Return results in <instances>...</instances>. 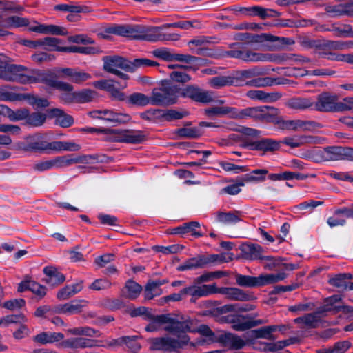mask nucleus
<instances>
[{
  "mask_svg": "<svg viewBox=\"0 0 353 353\" xmlns=\"http://www.w3.org/2000/svg\"><path fill=\"white\" fill-rule=\"evenodd\" d=\"M236 283L241 287L254 288L263 286L262 275L255 277L249 275L236 274L235 275Z\"/></svg>",
  "mask_w": 353,
  "mask_h": 353,
  "instance_id": "35",
  "label": "nucleus"
},
{
  "mask_svg": "<svg viewBox=\"0 0 353 353\" xmlns=\"http://www.w3.org/2000/svg\"><path fill=\"white\" fill-rule=\"evenodd\" d=\"M261 113L259 115V121H264L269 123H274L279 125L280 128L282 119L279 117L280 111L278 108L273 106H260Z\"/></svg>",
  "mask_w": 353,
  "mask_h": 353,
  "instance_id": "23",
  "label": "nucleus"
},
{
  "mask_svg": "<svg viewBox=\"0 0 353 353\" xmlns=\"http://www.w3.org/2000/svg\"><path fill=\"white\" fill-rule=\"evenodd\" d=\"M261 113V107H248L244 109H240L239 119L246 120L252 119L254 120H259V115Z\"/></svg>",
  "mask_w": 353,
  "mask_h": 353,
  "instance_id": "51",
  "label": "nucleus"
},
{
  "mask_svg": "<svg viewBox=\"0 0 353 353\" xmlns=\"http://www.w3.org/2000/svg\"><path fill=\"white\" fill-rule=\"evenodd\" d=\"M327 161L344 159L345 148L336 146L324 148Z\"/></svg>",
  "mask_w": 353,
  "mask_h": 353,
  "instance_id": "44",
  "label": "nucleus"
},
{
  "mask_svg": "<svg viewBox=\"0 0 353 353\" xmlns=\"http://www.w3.org/2000/svg\"><path fill=\"white\" fill-rule=\"evenodd\" d=\"M68 332L73 335H84L87 336L99 337L101 334L99 331L90 327H79L69 329Z\"/></svg>",
  "mask_w": 353,
  "mask_h": 353,
  "instance_id": "52",
  "label": "nucleus"
},
{
  "mask_svg": "<svg viewBox=\"0 0 353 353\" xmlns=\"http://www.w3.org/2000/svg\"><path fill=\"white\" fill-rule=\"evenodd\" d=\"M341 301V297L339 295H332L330 297H327L325 299L324 305L319 308L321 312H330L333 310L334 309H336L337 310L336 307H333L334 305L338 302H340Z\"/></svg>",
  "mask_w": 353,
  "mask_h": 353,
  "instance_id": "61",
  "label": "nucleus"
},
{
  "mask_svg": "<svg viewBox=\"0 0 353 353\" xmlns=\"http://www.w3.org/2000/svg\"><path fill=\"white\" fill-rule=\"evenodd\" d=\"M276 330L277 327L276 325H270L262 327L258 330H254L253 332L255 333V336L256 338L272 340L274 339L272 335V332Z\"/></svg>",
  "mask_w": 353,
  "mask_h": 353,
  "instance_id": "54",
  "label": "nucleus"
},
{
  "mask_svg": "<svg viewBox=\"0 0 353 353\" xmlns=\"http://www.w3.org/2000/svg\"><path fill=\"white\" fill-rule=\"evenodd\" d=\"M314 102L309 98L296 97L291 99L288 103V107L294 110H304L312 108Z\"/></svg>",
  "mask_w": 353,
  "mask_h": 353,
  "instance_id": "43",
  "label": "nucleus"
},
{
  "mask_svg": "<svg viewBox=\"0 0 353 353\" xmlns=\"http://www.w3.org/2000/svg\"><path fill=\"white\" fill-rule=\"evenodd\" d=\"M327 48L331 51L343 50L353 48V41H333L327 40Z\"/></svg>",
  "mask_w": 353,
  "mask_h": 353,
  "instance_id": "53",
  "label": "nucleus"
},
{
  "mask_svg": "<svg viewBox=\"0 0 353 353\" xmlns=\"http://www.w3.org/2000/svg\"><path fill=\"white\" fill-rule=\"evenodd\" d=\"M199 268H204L201 256L186 260L177 268V270L179 271H186Z\"/></svg>",
  "mask_w": 353,
  "mask_h": 353,
  "instance_id": "50",
  "label": "nucleus"
},
{
  "mask_svg": "<svg viewBox=\"0 0 353 353\" xmlns=\"http://www.w3.org/2000/svg\"><path fill=\"white\" fill-rule=\"evenodd\" d=\"M230 77L228 76H216L210 78L208 80L209 85L214 89H220L225 86H230Z\"/></svg>",
  "mask_w": 353,
  "mask_h": 353,
  "instance_id": "55",
  "label": "nucleus"
},
{
  "mask_svg": "<svg viewBox=\"0 0 353 353\" xmlns=\"http://www.w3.org/2000/svg\"><path fill=\"white\" fill-rule=\"evenodd\" d=\"M218 288L215 284L203 285L200 286L191 285L184 288L185 293L187 295L192 296V298L197 299L203 296H208L210 294H216Z\"/></svg>",
  "mask_w": 353,
  "mask_h": 353,
  "instance_id": "18",
  "label": "nucleus"
},
{
  "mask_svg": "<svg viewBox=\"0 0 353 353\" xmlns=\"http://www.w3.org/2000/svg\"><path fill=\"white\" fill-rule=\"evenodd\" d=\"M162 293V289L157 286L153 280H150L148 281L144 290L145 299L152 300L154 297L160 296Z\"/></svg>",
  "mask_w": 353,
  "mask_h": 353,
  "instance_id": "49",
  "label": "nucleus"
},
{
  "mask_svg": "<svg viewBox=\"0 0 353 353\" xmlns=\"http://www.w3.org/2000/svg\"><path fill=\"white\" fill-rule=\"evenodd\" d=\"M43 273L46 276L45 282L53 287L61 284L65 280V276L52 266L45 267Z\"/></svg>",
  "mask_w": 353,
  "mask_h": 353,
  "instance_id": "29",
  "label": "nucleus"
},
{
  "mask_svg": "<svg viewBox=\"0 0 353 353\" xmlns=\"http://www.w3.org/2000/svg\"><path fill=\"white\" fill-rule=\"evenodd\" d=\"M241 251L242 256L247 260H261L263 259V248L259 244H243L241 245Z\"/></svg>",
  "mask_w": 353,
  "mask_h": 353,
  "instance_id": "25",
  "label": "nucleus"
},
{
  "mask_svg": "<svg viewBox=\"0 0 353 353\" xmlns=\"http://www.w3.org/2000/svg\"><path fill=\"white\" fill-rule=\"evenodd\" d=\"M217 293L225 295L228 299L231 301H249L256 299L253 292H245L237 288H218Z\"/></svg>",
  "mask_w": 353,
  "mask_h": 353,
  "instance_id": "13",
  "label": "nucleus"
},
{
  "mask_svg": "<svg viewBox=\"0 0 353 353\" xmlns=\"http://www.w3.org/2000/svg\"><path fill=\"white\" fill-rule=\"evenodd\" d=\"M268 173L266 169H255L244 175V181L245 182L260 183L265 180Z\"/></svg>",
  "mask_w": 353,
  "mask_h": 353,
  "instance_id": "47",
  "label": "nucleus"
},
{
  "mask_svg": "<svg viewBox=\"0 0 353 353\" xmlns=\"http://www.w3.org/2000/svg\"><path fill=\"white\" fill-rule=\"evenodd\" d=\"M81 149V145L68 141H53L50 143H47L46 150H54V151H71L76 152L79 151Z\"/></svg>",
  "mask_w": 353,
  "mask_h": 353,
  "instance_id": "37",
  "label": "nucleus"
},
{
  "mask_svg": "<svg viewBox=\"0 0 353 353\" xmlns=\"http://www.w3.org/2000/svg\"><path fill=\"white\" fill-rule=\"evenodd\" d=\"M245 182V181H244L243 178V179H241L240 181L235 183L228 185L223 188V189H221V193L227 194L230 195H236L241 192V187L244 186Z\"/></svg>",
  "mask_w": 353,
  "mask_h": 353,
  "instance_id": "63",
  "label": "nucleus"
},
{
  "mask_svg": "<svg viewBox=\"0 0 353 353\" xmlns=\"http://www.w3.org/2000/svg\"><path fill=\"white\" fill-rule=\"evenodd\" d=\"M315 142L316 140L314 137L306 135H295L293 137H285L280 143L290 146V148H294L305 144L314 143Z\"/></svg>",
  "mask_w": 353,
  "mask_h": 353,
  "instance_id": "31",
  "label": "nucleus"
},
{
  "mask_svg": "<svg viewBox=\"0 0 353 353\" xmlns=\"http://www.w3.org/2000/svg\"><path fill=\"white\" fill-rule=\"evenodd\" d=\"M170 27L189 30L190 28H200L201 23L197 21H181L166 23L161 27H148L143 25L116 26L110 28V32L132 39L152 42L179 40V34L165 33L163 32V28Z\"/></svg>",
  "mask_w": 353,
  "mask_h": 353,
  "instance_id": "1",
  "label": "nucleus"
},
{
  "mask_svg": "<svg viewBox=\"0 0 353 353\" xmlns=\"http://www.w3.org/2000/svg\"><path fill=\"white\" fill-rule=\"evenodd\" d=\"M316 126V123L312 121L303 120H282L280 128L288 130H312Z\"/></svg>",
  "mask_w": 353,
  "mask_h": 353,
  "instance_id": "16",
  "label": "nucleus"
},
{
  "mask_svg": "<svg viewBox=\"0 0 353 353\" xmlns=\"http://www.w3.org/2000/svg\"><path fill=\"white\" fill-rule=\"evenodd\" d=\"M178 339L171 337L154 338L150 339V349L153 350L175 351L181 348L189 341V337L186 333L176 335Z\"/></svg>",
  "mask_w": 353,
  "mask_h": 353,
  "instance_id": "6",
  "label": "nucleus"
},
{
  "mask_svg": "<svg viewBox=\"0 0 353 353\" xmlns=\"http://www.w3.org/2000/svg\"><path fill=\"white\" fill-rule=\"evenodd\" d=\"M54 167L57 168L68 167L73 165L72 154L61 157H57L53 159Z\"/></svg>",
  "mask_w": 353,
  "mask_h": 353,
  "instance_id": "64",
  "label": "nucleus"
},
{
  "mask_svg": "<svg viewBox=\"0 0 353 353\" xmlns=\"http://www.w3.org/2000/svg\"><path fill=\"white\" fill-rule=\"evenodd\" d=\"M63 42L60 39L55 37H46L41 39V46H44V49L48 51L62 52L63 46H61Z\"/></svg>",
  "mask_w": 353,
  "mask_h": 353,
  "instance_id": "48",
  "label": "nucleus"
},
{
  "mask_svg": "<svg viewBox=\"0 0 353 353\" xmlns=\"http://www.w3.org/2000/svg\"><path fill=\"white\" fill-rule=\"evenodd\" d=\"M242 212L239 211H230L228 212H218L216 219L223 224H233L241 220Z\"/></svg>",
  "mask_w": 353,
  "mask_h": 353,
  "instance_id": "38",
  "label": "nucleus"
},
{
  "mask_svg": "<svg viewBox=\"0 0 353 353\" xmlns=\"http://www.w3.org/2000/svg\"><path fill=\"white\" fill-rule=\"evenodd\" d=\"M47 143L44 141L43 136L37 134L28 138L26 150L31 151L46 150Z\"/></svg>",
  "mask_w": 353,
  "mask_h": 353,
  "instance_id": "39",
  "label": "nucleus"
},
{
  "mask_svg": "<svg viewBox=\"0 0 353 353\" xmlns=\"http://www.w3.org/2000/svg\"><path fill=\"white\" fill-rule=\"evenodd\" d=\"M24 96L26 97L25 101H27L31 105L37 108H46L49 105V102L46 99L39 98L30 93H25Z\"/></svg>",
  "mask_w": 353,
  "mask_h": 353,
  "instance_id": "58",
  "label": "nucleus"
},
{
  "mask_svg": "<svg viewBox=\"0 0 353 353\" xmlns=\"http://www.w3.org/2000/svg\"><path fill=\"white\" fill-rule=\"evenodd\" d=\"M132 67L130 61L119 57L110 56L104 58L103 68L108 72L114 74L123 79H128V75L123 73L120 70L125 71H132Z\"/></svg>",
  "mask_w": 353,
  "mask_h": 353,
  "instance_id": "8",
  "label": "nucleus"
},
{
  "mask_svg": "<svg viewBox=\"0 0 353 353\" xmlns=\"http://www.w3.org/2000/svg\"><path fill=\"white\" fill-rule=\"evenodd\" d=\"M119 139L121 142L137 144L145 140V134L140 130H125L119 132Z\"/></svg>",
  "mask_w": 353,
  "mask_h": 353,
  "instance_id": "22",
  "label": "nucleus"
},
{
  "mask_svg": "<svg viewBox=\"0 0 353 353\" xmlns=\"http://www.w3.org/2000/svg\"><path fill=\"white\" fill-rule=\"evenodd\" d=\"M64 335L61 332H42L33 337V341L39 344L53 343L63 340Z\"/></svg>",
  "mask_w": 353,
  "mask_h": 353,
  "instance_id": "34",
  "label": "nucleus"
},
{
  "mask_svg": "<svg viewBox=\"0 0 353 353\" xmlns=\"http://www.w3.org/2000/svg\"><path fill=\"white\" fill-rule=\"evenodd\" d=\"M200 228V223L197 221H191L185 223L183 225L176 227L172 230L171 233L174 234H185L191 233L192 236L194 237H200L202 234L196 231L197 228Z\"/></svg>",
  "mask_w": 353,
  "mask_h": 353,
  "instance_id": "32",
  "label": "nucleus"
},
{
  "mask_svg": "<svg viewBox=\"0 0 353 353\" xmlns=\"http://www.w3.org/2000/svg\"><path fill=\"white\" fill-rule=\"evenodd\" d=\"M352 216L350 208H337L334 211L333 214L327 218V223L330 228L343 226L346 223V219Z\"/></svg>",
  "mask_w": 353,
  "mask_h": 353,
  "instance_id": "17",
  "label": "nucleus"
},
{
  "mask_svg": "<svg viewBox=\"0 0 353 353\" xmlns=\"http://www.w3.org/2000/svg\"><path fill=\"white\" fill-rule=\"evenodd\" d=\"M61 345L65 348H86L98 346L97 341L85 338H70L63 341Z\"/></svg>",
  "mask_w": 353,
  "mask_h": 353,
  "instance_id": "30",
  "label": "nucleus"
},
{
  "mask_svg": "<svg viewBox=\"0 0 353 353\" xmlns=\"http://www.w3.org/2000/svg\"><path fill=\"white\" fill-rule=\"evenodd\" d=\"M280 147V143L271 139H261L256 141L254 150L257 151H275Z\"/></svg>",
  "mask_w": 353,
  "mask_h": 353,
  "instance_id": "42",
  "label": "nucleus"
},
{
  "mask_svg": "<svg viewBox=\"0 0 353 353\" xmlns=\"http://www.w3.org/2000/svg\"><path fill=\"white\" fill-rule=\"evenodd\" d=\"M332 32H334L336 37H353V30L350 24H345L341 27L332 26Z\"/></svg>",
  "mask_w": 353,
  "mask_h": 353,
  "instance_id": "62",
  "label": "nucleus"
},
{
  "mask_svg": "<svg viewBox=\"0 0 353 353\" xmlns=\"http://www.w3.org/2000/svg\"><path fill=\"white\" fill-rule=\"evenodd\" d=\"M323 313L319 310L317 312L314 313H310L305 314L303 316L298 317L294 319V323H302L308 327L314 328L316 327L320 322V316L319 314Z\"/></svg>",
  "mask_w": 353,
  "mask_h": 353,
  "instance_id": "40",
  "label": "nucleus"
},
{
  "mask_svg": "<svg viewBox=\"0 0 353 353\" xmlns=\"http://www.w3.org/2000/svg\"><path fill=\"white\" fill-rule=\"evenodd\" d=\"M314 109L320 112H341L338 96L330 92H323L317 97L314 104Z\"/></svg>",
  "mask_w": 353,
  "mask_h": 353,
  "instance_id": "9",
  "label": "nucleus"
},
{
  "mask_svg": "<svg viewBox=\"0 0 353 353\" xmlns=\"http://www.w3.org/2000/svg\"><path fill=\"white\" fill-rule=\"evenodd\" d=\"M167 67L168 69L172 70V71L169 73V77L172 81L179 83H186L191 79L190 75L185 72V70L190 68V67L179 64H169Z\"/></svg>",
  "mask_w": 353,
  "mask_h": 353,
  "instance_id": "27",
  "label": "nucleus"
},
{
  "mask_svg": "<svg viewBox=\"0 0 353 353\" xmlns=\"http://www.w3.org/2000/svg\"><path fill=\"white\" fill-rule=\"evenodd\" d=\"M28 125L32 126H41L46 119V115L41 112H34L31 114L28 112V116L25 119Z\"/></svg>",
  "mask_w": 353,
  "mask_h": 353,
  "instance_id": "56",
  "label": "nucleus"
},
{
  "mask_svg": "<svg viewBox=\"0 0 353 353\" xmlns=\"http://www.w3.org/2000/svg\"><path fill=\"white\" fill-rule=\"evenodd\" d=\"M226 275V273L223 271L208 272L197 277L195 281L196 283L200 284L201 283L212 281L214 279L221 278Z\"/></svg>",
  "mask_w": 353,
  "mask_h": 353,
  "instance_id": "57",
  "label": "nucleus"
},
{
  "mask_svg": "<svg viewBox=\"0 0 353 353\" xmlns=\"http://www.w3.org/2000/svg\"><path fill=\"white\" fill-rule=\"evenodd\" d=\"M214 340L215 343L231 350H240L246 345V342L240 336L229 332H219Z\"/></svg>",
  "mask_w": 353,
  "mask_h": 353,
  "instance_id": "12",
  "label": "nucleus"
},
{
  "mask_svg": "<svg viewBox=\"0 0 353 353\" xmlns=\"http://www.w3.org/2000/svg\"><path fill=\"white\" fill-rule=\"evenodd\" d=\"M142 291V286L133 280L129 279L125 282L121 290L122 296L129 299H136Z\"/></svg>",
  "mask_w": 353,
  "mask_h": 353,
  "instance_id": "36",
  "label": "nucleus"
},
{
  "mask_svg": "<svg viewBox=\"0 0 353 353\" xmlns=\"http://www.w3.org/2000/svg\"><path fill=\"white\" fill-rule=\"evenodd\" d=\"M230 50L225 52L226 56L236 58L245 62L265 61L268 60L266 54L253 52L246 49L243 43H234L230 46Z\"/></svg>",
  "mask_w": 353,
  "mask_h": 353,
  "instance_id": "7",
  "label": "nucleus"
},
{
  "mask_svg": "<svg viewBox=\"0 0 353 353\" xmlns=\"http://www.w3.org/2000/svg\"><path fill=\"white\" fill-rule=\"evenodd\" d=\"M48 87L56 89L60 92L59 98L65 104L75 103V92L72 84L57 80L52 74L46 72L41 81Z\"/></svg>",
  "mask_w": 353,
  "mask_h": 353,
  "instance_id": "4",
  "label": "nucleus"
},
{
  "mask_svg": "<svg viewBox=\"0 0 353 353\" xmlns=\"http://www.w3.org/2000/svg\"><path fill=\"white\" fill-rule=\"evenodd\" d=\"M147 320L150 323L145 327L147 332H152L160 330L162 325H165L164 330L172 335H179L187 332H193L192 329V323L190 319H180L174 316L172 314L151 315Z\"/></svg>",
  "mask_w": 353,
  "mask_h": 353,
  "instance_id": "2",
  "label": "nucleus"
},
{
  "mask_svg": "<svg viewBox=\"0 0 353 353\" xmlns=\"http://www.w3.org/2000/svg\"><path fill=\"white\" fill-rule=\"evenodd\" d=\"M151 105H169L176 103L179 98V87L170 85L153 90L151 96Z\"/></svg>",
  "mask_w": 353,
  "mask_h": 353,
  "instance_id": "5",
  "label": "nucleus"
},
{
  "mask_svg": "<svg viewBox=\"0 0 353 353\" xmlns=\"http://www.w3.org/2000/svg\"><path fill=\"white\" fill-rule=\"evenodd\" d=\"M290 80L285 78H272L269 77H258L249 80L248 86L263 88L275 85H285L290 83Z\"/></svg>",
  "mask_w": 353,
  "mask_h": 353,
  "instance_id": "21",
  "label": "nucleus"
},
{
  "mask_svg": "<svg viewBox=\"0 0 353 353\" xmlns=\"http://www.w3.org/2000/svg\"><path fill=\"white\" fill-rule=\"evenodd\" d=\"M52 113L57 117L56 122L62 128H68L74 123L73 118L58 108L52 110Z\"/></svg>",
  "mask_w": 353,
  "mask_h": 353,
  "instance_id": "46",
  "label": "nucleus"
},
{
  "mask_svg": "<svg viewBox=\"0 0 353 353\" xmlns=\"http://www.w3.org/2000/svg\"><path fill=\"white\" fill-rule=\"evenodd\" d=\"M46 72L21 65L7 64L0 60V79L23 84L41 83Z\"/></svg>",
  "mask_w": 353,
  "mask_h": 353,
  "instance_id": "3",
  "label": "nucleus"
},
{
  "mask_svg": "<svg viewBox=\"0 0 353 353\" xmlns=\"http://www.w3.org/2000/svg\"><path fill=\"white\" fill-rule=\"evenodd\" d=\"M352 6L349 3H340L337 5H327L325 10L330 16L333 17H339L341 16H347L353 17Z\"/></svg>",
  "mask_w": 353,
  "mask_h": 353,
  "instance_id": "24",
  "label": "nucleus"
},
{
  "mask_svg": "<svg viewBox=\"0 0 353 353\" xmlns=\"http://www.w3.org/2000/svg\"><path fill=\"white\" fill-rule=\"evenodd\" d=\"M262 275V283L263 286L271 284V283H275L280 281L284 280L287 275L284 272H279L277 274H261Z\"/></svg>",
  "mask_w": 353,
  "mask_h": 353,
  "instance_id": "60",
  "label": "nucleus"
},
{
  "mask_svg": "<svg viewBox=\"0 0 353 353\" xmlns=\"http://www.w3.org/2000/svg\"><path fill=\"white\" fill-rule=\"evenodd\" d=\"M122 343L126 344L128 347L133 352H137L141 348V345L136 341V336H123L117 339H112L107 343V345L112 347Z\"/></svg>",
  "mask_w": 353,
  "mask_h": 353,
  "instance_id": "41",
  "label": "nucleus"
},
{
  "mask_svg": "<svg viewBox=\"0 0 353 353\" xmlns=\"http://www.w3.org/2000/svg\"><path fill=\"white\" fill-rule=\"evenodd\" d=\"M97 97V93L90 89H83L75 92V103H86L92 101Z\"/></svg>",
  "mask_w": 353,
  "mask_h": 353,
  "instance_id": "45",
  "label": "nucleus"
},
{
  "mask_svg": "<svg viewBox=\"0 0 353 353\" xmlns=\"http://www.w3.org/2000/svg\"><path fill=\"white\" fill-rule=\"evenodd\" d=\"M129 102L133 105L144 106L151 104V98L142 93H134L130 96Z\"/></svg>",
  "mask_w": 353,
  "mask_h": 353,
  "instance_id": "59",
  "label": "nucleus"
},
{
  "mask_svg": "<svg viewBox=\"0 0 353 353\" xmlns=\"http://www.w3.org/2000/svg\"><path fill=\"white\" fill-rule=\"evenodd\" d=\"M189 98L196 102L208 103L213 101L212 93L202 90L197 86L188 85L183 89L179 88V97Z\"/></svg>",
  "mask_w": 353,
  "mask_h": 353,
  "instance_id": "10",
  "label": "nucleus"
},
{
  "mask_svg": "<svg viewBox=\"0 0 353 353\" xmlns=\"http://www.w3.org/2000/svg\"><path fill=\"white\" fill-rule=\"evenodd\" d=\"M34 26H30L29 30L41 34H52L54 35H65L67 30L63 27L56 25H45L39 24L37 21H34Z\"/></svg>",
  "mask_w": 353,
  "mask_h": 353,
  "instance_id": "26",
  "label": "nucleus"
},
{
  "mask_svg": "<svg viewBox=\"0 0 353 353\" xmlns=\"http://www.w3.org/2000/svg\"><path fill=\"white\" fill-rule=\"evenodd\" d=\"M88 115L93 119L105 120L114 123H124L130 119L129 114L117 113L109 110L90 111Z\"/></svg>",
  "mask_w": 353,
  "mask_h": 353,
  "instance_id": "11",
  "label": "nucleus"
},
{
  "mask_svg": "<svg viewBox=\"0 0 353 353\" xmlns=\"http://www.w3.org/2000/svg\"><path fill=\"white\" fill-rule=\"evenodd\" d=\"M228 322L236 331H245L264 323L261 320H252L249 315L232 316L230 317Z\"/></svg>",
  "mask_w": 353,
  "mask_h": 353,
  "instance_id": "14",
  "label": "nucleus"
},
{
  "mask_svg": "<svg viewBox=\"0 0 353 353\" xmlns=\"http://www.w3.org/2000/svg\"><path fill=\"white\" fill-rule=\"evenodd\" d=\"M58 72L61 74V77L67 78L72 83L76 84H81L92 77L90 74L77 68H61Z\"/></svg>",
  "mask_w": 353,
  "mask_h": 353,
  "instance_id": "15",
  "label": "nucleus"
},
{
  "mask_svg": "<svg viewBox=\"0 0 353 353\" xmlns=\"http://www.w3.org/2000/svg\"><path fill=\"white\" fill-rule=\"evenodd\" d=\"M84 300H74L69 303L58 305L55 311L59 314H74L80 313L86 305Z\"/></svg>",
  "mask_w": 353,
  "mask_h": 353,
  "instance_id": "28",
  "label": "nucleus"
},
{
  "mask_svg": "<svg viewBox=\"0 0 353 353\" xmlns=\"http://www.w3.org/2000/svg\"><path fill=\"white\" fill-rule=\"evenodd\" d=\"M353 276L349 273L338 274L330 277L329 284L342 290H353V283L350 280Z\"/></svg>",
  "mask_w": 353,
  "mask_h": 353,
  "instance_id": "20",
  "label": "nucleus"
},
{
  "mask_svg": "<svg viewBox=\"0 0 353 353\" xmlns=\"http://www.w3.org/2000/svg\"><path fill=\"white\" fill-rule=\"evenodd\" d=\"M28 18L19 15H11L3 17L0 15V26L6 29L19 28L31 26Z\"/></svg>",
  "mask_w": 353,
  "mask_h": 353,
  "instance_id": "19",
  "label": "nucleus"
},
{
  "mask_svg": "<svg viewBox=\"0 0 353 353\" xmlns=\"http://www.w3.org/2000/svg\"><path fill=\"white\" fill-rule=\"evenodd\" d=\"M25 93H17L14 88L0 86V101H25Z\"/></svg>",
  "mask_w": 353,
  "mask_h": 353,
  "instance_id": "33",
  "label": "nucleus"
}]
</instances>
